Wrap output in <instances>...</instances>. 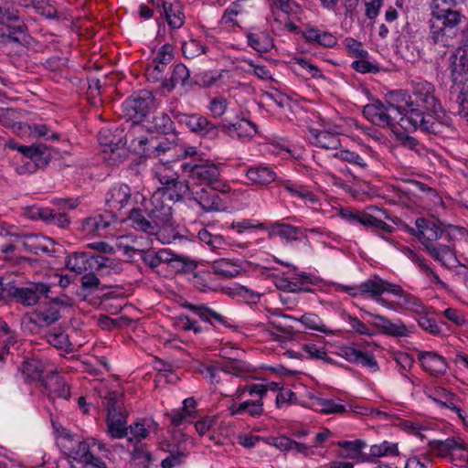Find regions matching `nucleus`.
Returning a JSON list of instances; mask_svg holds the SVG:
<instances>
[{
    "label": "nucleus",
    "instance_id": "a211bd4d",
    "mask_svg": "<svg viewBox=\"0 0 468 468\" xmlns=\"http://www.w3.org/2000/svg\"><path fill=\"white\" fill-rule=\"evenodd\" d=\"M463 16L461 11L454 7H439L435 6L432 10L433 22H440L442 27L451 29L453 33L459 34L460 25L462 23Z\"/></svg>",
    "mask_w": 468,
    "mask_h": 468
},
{
    "label": "nucleus",
    "instance_id": "5fc2aeb1",
    "mask_svg": "<svg viewBox=\"0 0 468 468\" xmlns=\"http://www.w3.org/2000/svg\"><path fill=\"white\" fill-rule=\"evenodd\" d=\"M182 52L186 58H195L205 53V46L196 38H190L182 44Z\"/></svg>",
    "mask_w": 468,
    "mask_h": 468
},
{
    "label": "nucleus",
    "instance_id": "052dcab7",
    "mask_svg": "<svg viewBox=\"0 0 468 468\" xmlns=\"http://www.w3.org/2000/svg\"><path fill=\"white\" fill-rule=\"evenodd\" d=\"M171 152L174 153V154L170 155L171 158L165 160L160 158L161 162L170 163L172 161H176L175 155H177L180 158H186L197 155L198 154L197 148L196 146H187L186 144H178L176 147V150H172Z\"/></svg>",
    "mask_w": 468,
    "mask_h": 468
},
{
    "label": "nucleus",
    "instance_id": "ea45409f",
    "mask_svg": "<svg viewBox=\"0 0 468 468\" xmlns=\"http://www.w3.org/2000/svg\"><path fill=\"white\" fill-rule=\"evenodd\" d=\"M89 257L90 252H74L67 257L65 262L66 268L77 274H81L88 269V265L90 264Z\"/></svg>",
    "mask_w": 468,
    "mask_h": 468
},
{
    "label": "nucleus",
    "instance_id": "473e14b6",
    "mask_svg": "<svg viewBox=\"0 0 468 468\" xmlns=\"http://www.w3.org/2000/svg\"><path fill=\"white\" fill-rule=\"evenodd\" d=\"M91 454L90 444L87 441H79L75 448L69 453V460L71 468H85Z\"/></svg>",
    "mask_w": 468,
    "mask_h": 468
},
{
    "label": "nucleus",
    "instance_id": "412c9836",
    "mask_svg": "<svg viewBox=\"0 0 468 468\" xmlns=\"http://www.w3.org/2000/svg\"><path fill=\"white\" fill-rule=\"evenodd\" d=\"M155 5L162 7L169 27L178 29L184 25L185 16L177 0H158Z\"/></svg>",
    "mask_w": 468,
    "mask_h": 468
},
{
    "label": "nucleus",
    "instance_id": "6ab92c4d",
    "mask_svg": "<svg viewBox=\"0 0 468 468\" xmlns=\"http://www.w3.org/2000/svg\"><path fill=\"white\" fill-rule=\"evenodd\" d=\"M451 68L452 80L454 83L463 82L468 79V39L465 38L463 47L457 49Z\"/></svg>",
    "mask_w": 468,
    "mask_h": 468
},
{
    "label": "nucleus",
    "instance_id": "bf43d9fd",
    "mask_svg": "<svg viewBox=\"0 0 468 468\" xmlns=\"http://www.w3.org/2000/svg\"><path fill=\"white\" fill-rule=\"evenodd\" d=\"M24 371L28 378L40 379L44 372L43 364L38 360H27L23 363Z\"/></svg>",
    "mask_w": 468,
    "mask_h": 468
},
{
    "label": "nucleus",
    "instance_id": "680f3d73",
    "mask_svg": "<svg viewBox=\"0 0 468 468\" xmlns=\"http://www.w3.org/2000/svg\"><path fill=\"white\" fill-rule=\"evenodd\" d=\"M38 323L45 325H49L60 319L59 310L49 306L45 311H40L36 314Z\"/></svg>",
    "mask_w": 468,
    "mask_h": 468
},
{
    "label": "nucleus",
    "instance_id": "79ce46f5",
    "mask_svg": "<svg viewBox=\"0 0 468 468\" xmlns=\"http://www.w3.org/2000/svg\"><path fill=\"white\" fill-rule=\"evenodd\" d=\"M248 178L253 183L268 185L276 179V174L266 166L251 167L247 171Z\"/></svg>",
    "mask_w": 468,
    "mask_h": 468
},
{
    "label": "nucleus",
    "instance_id": "2f4dec72",
    "mask_svg": "<svg viewBox=\"0 0 468 468\" xmlns=\"http://www.w3.org/2000/svg\"><path fill=\"white\" fill-rule=\"evenodd\" d=\"M221 127L224 132L231 136L237 135L239 138H251L258 133L257 125L245 118L230 125H222Z\"/></svg>",
    "mask_w": 468,
    "mask_h": 468
},
{
    "label": "nucleus",
    "instance_id": "72a5a7b5",
    "mask_svg": "<svg viewBox=\"0 0 468 468\" xmlns=\"http://www.w3.org/2000/svg\"><path fill=\"white\" fill-rule=\"evenodd\" d=\"M101 281L98 276L90 271L81 277V286L76 290V295L80 301H87L88 297L96 290L103 291L106 286L100 287Z\"/></svg>",
    "mask_w": 468,
    "mask_h": 468
},
{
    "label": "nucleus",
    "instance_id": "a19ab883",
    "mask_svg": "<svg viewBox=\"0 0 468 468\" xmlns=\"http://www.w3.org/2000/svg\"><path fill=\"white\" fill-rule=\"evenodd\" d=\"M312 407L324 414H340L346 411L344 405L337 403L334 399H327L322 398L312 399Z\"/></svg>",
    "mask_w": 468,
    "mask_h": 468
},
{
    "label": "nucleus",
    "instance_id": "338daca9",
    "mask_svg": "<svg viewBox=\"0 0 468 468\" xmlns=\"http://www.w3.org/2000/svg\"><path fill=\"white\" fill-rule=\"evenodd\" d=\"M228 107V101L223 96H217L213 98L208 105L211 115L215 118L220 117L224 114Z\"/></svg>",
    "mask_w": 468,
    "mask_h": 468
},
{
    "label": "nucleus",
    "instance_id": "e433bc0d",
    "mask_svg": "<svg viewBox=\"0 0 468 468\" xmlns=\"http://www.w3.org/2000/svg\"><path fill=\"white\" fill-rule=\"evenodd\" d=\"M399 454V447L397 443L383 441L380 443L373 444L370 446L369 453L367 457L369 460L367 463H376V458L387 457V456H398Z\"/></svg>",
    "mask_w": 468,
    "mask_h": 468
},
{
    "label": "nucleus",
    "instance_id": "2eb2a0df",
    "mask_svg": "<svg viewBox=\"0 0 468 468\" xmlns=\"http://www.w3.org/2000/svg\"><path fill=\"white\" fill-rule=\"evenodd\" d=\"M457 36L451 29L442 27L439 21H430V32L427 40L439 53L444 54L446 48L453 45Z\"/></svg>",
    "mask_w": 468,
    "mask_h": 468
},
{
    "label": "nucleus",
    "instance_id": "3c124183",
    "mask_svg": "<svg viewBox=\"0 0 468 468\" xmlns=\"http://www.w3.org/2000/svg\"><path fill=\"white\" fill-rule=\"evenodd\" d=\"M48 343L56 347L57 349L69 351L70 350L71 343L69 335L64 332H50L46 335Z\"/></svg>",
    "mask_w": 468,
    "mask_h": 468
},
{
    "label": "nucleus",
    "instance_id": "dca6fc26",
    "mask_svg": "<svg viewBox=\"0 0 468 468\" xmlns=\"http://www.w3.org/2000/svg\"><path fill=\"white\" fill-rule=\"evenodd\" d=\"M395 284L382 280L379 276L374 275L364 281L356 288H346V290L353 296L358 294L366 295L371 298L381 296L384 292H390V289Z\"/></svg>",
    "mask_w": 468,
    "mask_h": 468
},
{
    "label": "nucleus",
    "instance_id": "c85d7f7f",
    "mask_svg": "<svg viewBox=\"0 0 468 468\" xmlns=\"http://www.w3.org/2000/svg\"><path fill=\"white\" fill-rule=\"evenodd\" d=\"M338 445L342 450L341 456L344 458L353 459L358 463H367L370 458L363 452V449L367 446L364 441H342L338 442Z\"/></svg>",
    "mask_w": 468,
    "mask_h": 468
},
{
    "label": "nucleus",
    "instance_id": "39448f33",
    "mask_svg": "<svg viewBox=\"0 0 468 468\" xmlns=\"http://www.w3.org/2000/svg\"><path fill=\"white\" fill-rule=\"evenodd\" d=\"M144 201L145 197L140 192L132 193L131 187L124 183L113 184L105 195V206L109 208L111 219H119L126 214L123 210L127 207Z\"/></svg>",
    "mask_w": 468,
    "mask_h": 468
},
{
    "label": "nucleus",
    "instance_id": "864d4df0",
    "mask_svg": "<svg viewBox=\"0 0 468 468\" xmlns=\"http://www.w3.org/2000/svg\"><path fill=\"white\" fill-rule=\"evenodd\" d=\"M334 157L352 165H357L361 168L367 166L364 157L359 155L357 153L350 151L348 149H341L334 154Z\"/></svg>",
    "mask_w": 468,
    "mask_h": 468
},
{
    "label": "nucleus",
    "instance_id": "423d86ee",
    "mask_svg": "<svg viewBox=\"0 0 468 468\" xmlns=\"http://www.w3.org/2000/svg\"><path fill=\"white\" fill-rule=\"evenodd\" d=\"M149 133H158L163 137L158 142H151L154 154L156 157H161L162 154L170 153L176 150L178 144L179 137L176 131L174 122L170 116L165 112L155 115L153 122L146 128Z\"/></svg>",
    "mask_w": 468,
    "mask_h": 468
},
{
    "label": "nucleus",
    "instance_id": "9d476101",
    "mask_svg": "<svg viewBox=\"0 0 468 468\" xmlns=\"http://www.w3.org/2000/svg\"><path fill=\"white\" fill-rule=\"evenodd\" d=\"M411 234L418 238L426 250L440 239H448L451 235L442 229L441 223L436 218H420L415 221V229Z\"/></svg>",
    "mask_w": 468,
    "mask_h": 468
},
{
    "label": "nucleus",
    "instance_id": "13d9d810",
    "mask_svg": "<svg viewBox=\"0 0 468 468\" xmlns=\"http://www.w3.org/2000/svg\"><path fill=\"white\" fill-rule=\"evenodd\" d=\"M144 446L145 444L143 442L135 441L133 444V449L131 452V457L133 460L144 459V463H142L143 465L145 468H149V465L153 463L154 458L150 452L144 450Z\"/></svg>",
    "mask_w": 468,
    "mask_h": 468
},
{
    "label": "nucleus",
    "instance_id": "20e7f679",
    "mask_svg": "<svg viewBox=\"0 0 468 468\" xmlns=\"http://www.w3.org/2000/svg\"><path fill=\"white\" fill-rule=\"evenodd\" d=\"M5 146L16 150L22 155V164L16 167L18 175H32L37 170L45 169L58 154L57 149L41 143L25 145L19 144L15 140H9Z\"/></svg>",
    "mask_w": 468,
    "mask_h": 468
},
{
    "label": "nucleus",
    "instance_id": "37998d69",
    "mask_svg": "<svg viewBox=\"0 0 468 468\" xmlns=\"http://www.w3.org/2000/svg\"><path fill=\"white\" fill-rule=\"evenodd\" d=\"M175 118L178 122L185 123L193 133L202 134L205 131V118L199 114L177 112Z\"/></svg>",
    "mask_w": 468,
    "mask_h": 468
},
{
    "label": "nucleus",
    "instance_id": "6e6552de",
    "mask_svg": "<svg viewBox=\"0 0 468 468\" xmlns=\"http://www.w3.org/2000/svg\"><path fill=\"white\" fill-rule=\"evenodd\" d=\"M128 133L122 126L102 128L98 134V142L102 152L110 154L109 159L113 163H122L126 158Z\"/></svg>",
    "mask_w": 468,
    "mask_h": 468
},
{
    "label": "nucleus",
    "instance_id": "c756f323",
    "mask_svg": "<svg viewBox=\"0 0 468 468\" xmlns=\"http://www.w3.org/2000/svg\"><path fill=\"white\" fill-rule=\"evenodd\" d=\"M166 416L170 419L171 425L174 427H179L183 424L189 423L194 424L195 429L200 436L205 435V420H200L194 422L195 415L191 411H185L184 410H173L167 413Z\"/></svg>",
    "mask_w": 468,
    "mask_h": 468
},
{
    "label": "nucleus",
    "instance_id": "9b49d317",
    "mask_svg": "<svg viewBox=\"0 0 468 468\" xmlns=\"http://www.w3.org/2000/svg\"><path fill=\"white\" fill-rule=\"evenodd\" d=\"M152 208L148 211L147 215L155 226L157 235L161 237L163 231H173L174 218L172 212V205L163 202V200L150 199Z\"/></svg>",
    "mask_w": 468,
    "mask_h": 468
},
{
    "label": "nucleus",
    "instance_id": "7c9ffc66",
    "mask_svg": "<svg viewBox=\"0 0 468 468\" xmlns=\"http://www.w3.org/2000/svg\"><path fill=\"white\" fill-rule=\"evenodd\" d=\"M207 263L210 264V269L214 274L225 279L234 278L240 272V267L239 265L225 258L218 260L207 259Z\"/></svg>",
    "mask_w": 468,
    "mask_h": 468
},
{
    "label": "nucleus",
    "instance_id": "5701e85b",
    "mask_svg": "<svg viewBox=\"0 0 468 468\" xmlns=\"http://www.w3.org/2000/svg\"><path fill=\"white\" fill-rule=\"evenodd\" d=\"M341 356L350 363L359 364L367 367L371 372L378 371V364L374 356L369 352H364L352 346L341 349Z\"/></svg>",
    "mask_w": 468,
    "mask_h": 468
},
{
    "label": "nucleus",
    "instance_id": "58836bf2",
    "mask_svg": "<svg viewBox=\"0 0 468 468\" xmlns=\"http://www.w3.org/2000/svg\"><path fill=\"white\" fill-rule=\"evenodd\" d=\"M11 236L15 237L16 239H19L22 243V246L27 252H30L35 255L39 254L40 239H47L50 242H54V240L51 238L33 233L12 234Z\"/></svg>",
    "mask_w": 468,
    "mask_h": 468
},
{
    "label": "nucleus",
    "instance_id": "6e6d98bb",
    "mask_svg": "<svg viewBox=\"0 0 468 468\" xmlns=\"http://www.w3.org/2000/svg\"><path fill=\"white\" fill-rule=\"evenodd\" d=\"M358 223L362 224L366 227L373 228L376 230H382L384 232H391L393 228L384 222L381 219H378L369 214L360 215L358 218Z\"/></svg>",
    "mask_w": 468,
    "mask_h": 468
},
{
    "label": "nucleus",
    "instance_id": "cd10ccee",
    "mask_svg": "<svg viewBox=\"0 0 468 468\" xmlns=\"http://www.w3.org/2000/svg\"><path fill=\"white\" fill-rule=\"evenodd\" d=\"M120 221L129 220L132 222V226L136 230H141L148 234H157L155 230V226L152 219H147L142 212V209L139 207H133L129 212H127L124 216H122Z\"/></svg>",
    "mask_w": 468,
    "mask_h": 468
},
{
    "label": "nucleus",
    "instance_id": "f704fd0d",
    "mask_svg": "<svg viewBox=\"0 0 468 468\" xmlns=\"http://www.w3.org/2000/svg\"><path fill=\"white\" fill-rule=\"evenodd\" d=\"M450 110L468 122V87L462 89L458 93L451 90Z\"/></svg>",
    "mask_w": 468,
    "mask_h": 468
},
{
    "label": "nucleus",
    "instance_id": "4d7b16f0",
    "mask_svg": "<svg viewBox=\"0 0 468 468\" xmlns=\"http://www.w3.org/2000/svg\"><path fill=\"white\" fill-rule=\"evenodd\" d=\"M343 46L349 56L362 58L368 55V52L363 48L362 43L353 37H346L343 40Z\"/></svg>",
    "mask_w": 468,
    "mask_h": 468
},
{
    "label": "nucleus",
    "instance_id": "8fccbe9b",
    "mask_svg": "<svg viewBox=\"0 0 468 468\" xmlns=\"http://www.w3.org/2000/svg\"><path fill=\"white\" fill-rule=\"evenodd\" d=\"M250 365L239 359H229L225 362L223 371L232 374L238 378L244 377L250 371Z\"/></svg>",
    "mask_w": 468,
    "mask_h": 468
},
{
    "label": "nucleus",
    "instance_id": "0e129e2a",
    "mask_svg": "<svg viewBox=\"0 0 468 468\" xmlns=\"http://www.w3.org/2000/svg\"><path fill=\"white\" fill-rule=\"evenodd\" d=\"M165 67H162V64L152 61L145 69V75L148 81L158 82L163 81L165 79L164 77Z\"/></svg>",
    "mask_w": 468,
    "mask_h": 468
},
{
    "label": "nucleus",
    "instance_id": "7ed1b4c3",
    "mask_svg": "<svg viewBox=\"0 0 468 468\" xmlns=\"http://www.w3.org/2000/svg\"><path fill=\"white\" fill-rule=\"evenodd\" d=\"M198 160V163L182 165L184 171L189 174L188 182H175L169 186H159L151 197L173 206L185 197L190 207L196 205L205 211V164L201 155Z\"/></svg>",
    "mask_w": 468,
    "mask_h": 468
},
{
    "label": "nucleus",
    "instance_id": "c03bdc74",
    "mask_svg": "<svg viewBox=\"0 0 468 468\" xmlns=\"http://www.w3.org/2000/svg\"><path fill=\"white\" fill-rule=\"evenodd\" d=\"M10 31V42L19 45H26L28 43L29 36L27 35V27L20 18L17 21L6 24Z\"/></svg>",
    "mask_w": 468,
    "mask_h": 468
},
{
    "label": "nucleus",
    "instance_id": "603ef678",
    "mask_svg": "<svg viewBox=\"0 0 468 468\" xmlns=\"http://www.w3.org/2000/svg\"><path fill=\"white\" fill-rule=\"evenodd\" d=\"M151 142H154V141L153 140L149 141L144 136H141L138 138H133L131 140L130 144H127V145H126V153L133 152L134 154H142L144 155H149L150 150L153 149V147L151 146Z\"/></svg>",
    "mask_w": 468,
    "mask_h": 468
},
{
    "label": "nucleus",
    "instance_id": "69168bd1",
    "mask_svg": "<svg viewBox=\"0 0 468 468\" xmlns=\"http://www.w3.org/2000/svg\"><path fill=\"white\" fill-rule=\"evenodd\" d=\"M347 322L351 330L356 334L367 336H373L376 335V333L372 331L366 324L355 316L348 315Z\"/></svg>",
    "mask_w": 468,
    "mask_h": 468
},
{
    "label": "nucleus",
    "instance_id": "aec40b11",
    "mask_svg": "<svg viewBox=\"0 0 468 468\" xmlns=\"http://www.w3.org/2000/svg\"><path fill=\"white\" fill-rule=\"evenodd\" d=\"M180 84L182 87L187 89L192 88L193 85H199L197 80L190 79V73L186 65L177 63L169 79H165L162 86L166 89L168 92L175 89L176 85Z\"/></svg>",
    "mask_w": 468,
    "mask_h": 468
},
{
    "label": "nucleus",
    "instance_id": "09e8293b",
    "mask_svg": "<svg viewBox=\"0 0 468 468\" xmlns=\"http://www.w3.org/2000/svg\"><path fill=\"white\" fill-rule=\"evenodd\" d=\"M17 286L16 285V280L10 276L0 277V302L9 303L14 300Z\"/></svg>",
    "mask_w": 468,
    "mask_h": 468
},
{
    "label": "nucleus",
    "instance_id": "bb28decb",
    "mask_svg": "<svg viewBox=\"0 0 468 468\" xmlns=\"http://www.w3.org/2000/svg\"><path fill=\"white\" fill-rule=\"evenodd\" d=\"M418 359L424 370L431 375L438 376L446 372L448 365L441 356L435 352H420Z\"/></svg>",
    "mask_w": 468,
    "mask_h": 468
},
{
    "label": "nucleus",
    "instance_id": "4468645a",
    "mask_svg": "<svg viewBox=\"0 0 468 468\" xmlns=\"http://www.w3.org/2000/svg\"><path fill=\"white\" fill-rule=\"evenodd\" d=\"M430 399L455 412L460 420L465 421V412L461 407V399L454 393L446 390L441 387H435L426 391Z\"/></svg>",
    "mask_w": 468,
    "mask_h": 468
},
{
    "label": "nucleus",
    "instance_id": "f03ea898",
    "mask_svg": "<svg viewBox=\"0 0 468 468\" xmlns=\"http://www.w3.org/2000/svg\"><path fill=\"white\" fill-rule=\"evenodd\" d=\"M401 92H389L385 102L376 100L367 104L363 109L364 116L375 125L379 127H393L399 124L405 131H416L421 125L423 117L416 111H405L400 102Z\"/></svg>",
    "mask_w": 468,
    "mask_h": 468
},
{
    "label": "nucleus",
    "instance_id": "774afa93",
    "mask_svg": "<svg viewBox=\"0 0 468 468\" xmlns=\"http://www.w3.org/2000/svg\"><path fill=\"white\" fill-rule=\"evenodd\" d=\"M173 58V47L170 44H165L159 48L156 57L153 61L162 64V67H166Z\"/></svg>",
    "mask_w": 468,
    "mask_h": 468
},
{
    "label": "nucleus",
    "instance_id": "4c0bfd02",
    "mask_svg": "<svg viewBox=\"0 0 468 468\" xmlns=\"http://www.w3.org/2000/svg\"><path fill=\"white\" fill-rule=\"evenodd\" d=\"M231 415H241L248 413L251 417H259L263 412V402L261 399H250L230 408Z\"/></svg>",
    "mask_w": 468,
    "mask_h": 468
},
{
    "label": "nucleus",
    "instance_id": "f257e3e1",
    "mask_svg": "<svg viewBox=\"0 0 468 468\" xmlns=\"http://www.w3.org/2000/svg\"><path fill=\"white\" fill-rule=\"evenodd\" d=\"M412 95L409 96V101L405 100V96L401 93L399 101L405 106L404 112L410 110L416 111L420 113L421 125H418V129L424 133L439 134L442 133L443 127L452 125V118L441 109V104L434 96V87L431 83L416 80L412 81Z\"/></svg>",
    "mask_w": 468,
    "mask_h": 468
},
{
    "label": "nucleus",
    "instance_id": "de8ad7c7",
    "mask_svg": "<svg viewBox=\"0 0 468 468\" xmlns=\"http://www.w3.org/2000/svg\"><path fill=\"white\" fill-rule=\"evenodd\" d=\"M300 229L284 223L275 222L270 229V237L277 235L285 239H297Z\"/></svg>",
    "mask_w": 468,
    "mask_h": 468
},
{
    "label": "nucleus",
    "instance_id": "1a4fd4ad",
    "mask_svg": "<svg viewBox=\"0 0 468 468\" xmlns=\"http://www.w3.org/2000/svg\"><path fill=\"white\" fill-rule=\"evenodd\" d=\"M154 103V97L152 92L142 90L133 94L122 103L123 116L133 124H139L144 122Z\"/></svg>",
    "mask_w": 468,
    "mask_h": 468
},
{
    "label": "nucleus",
    "instance_id": "c9c22d12",
    "mask_svg": "<svg viewBox=\"0 0 468 468\" xmlns=\"http://www.w3.org/2000/svg\"><path fill=\"white\" fill-rule=\"evenodd\" d=\"M463 448V443L455 438H448L444 441H433L430 442V451L439 457H448L452 451Z\"/></svg>",
    "mask_w": 468,
    "mask_h": 468
},
{
    "label": "nucleus",
    "instance_id": "0eeeda50",
    "mask_svg": "<svg viewBox=\"0 0 468 468\" xmlns=\"http://www.w3.org/2000/svg\"><path fill=\"white\" fill-rule=\"evenodd\" d=\"M123 393L108 391L103 397L107 407V431L112 439H122L128 435L126 414L122 411Z\"/></svg>",
    "mask_w": 468,
    "mask_h": 468
},
{
    "label": "nucleus",
    "instance_id": "b1692460",
    "mask_svg": "<svg viewBox=\"0 0 468 468\" xmlns=\"http://www.w3.org/2000/svg\"><path fill=\"white\" fill-rule=\"evenodd\" d=\"M341 356L350 363L359 364L367 367L371 372L378 371V364L374 356L369 352H364L352 346L341 349Z\"/></svg>",
    "mask_w": 468,
    "mask_h": 468
},
{
    "label": "nucleus",
    "instance_id": "e2e57ef3",
    "mask_svg": "<svg viewBox=\"0 0 468 468\" xmlns=\"http://www.w3.org/2000/svg\"><path fill=\"white\" fill-rule=\"evenodd\" d=\"M228 197H220L218 194L207 193V211H225L228 208Z\"/></svg>",
    "mask_w": 468,
    "mask_h": 468
},
{
    "label": "nucleus",
    "instance_id": "f3484780",
    "mask_svg": "<svg viewBox=\"0 0 468 468\" xmlns=\"http://www.w3.org/2000/svg\"><path fill=\"white\" fill-rule=\"evenodd\" d=\"M367 314L374 318V321L371 323V324L383 335L393 337H407L412 332L411 329L400 320L393 322L380 314H376L369 312Z\"/></svg>",
    "mask_w": 468,
    "mask_h": 468
},
{
    "label": "nucleus",
    "instance_id": "49530a36",
    "mask_svg": "<svg viewBox=\"0 0 468 468\" xmlns=\"http://www.w3.org/2000/svg\"><path fill=\"white\" fill-rule=\"evenodd\" d=\"M282 318L283 319H289L293 320L302 323L303 325H305L306 328L327 333V330L325 329V326L323 324L321 319L318 315L314 314H306L302 315L299 319L294 318L289 314H282Z\"/></svg>",
    "mask_w": 468,
    "mask_h": 468
},
{
    "label": "nucleus",
    "instance_id": "a18cd8bd",
    "mask_svg": "<svg viewBox=\"0 0 468 468\" xmlns=\"http://www.w3.org/2000/svg\"><path fill=\"white\" fill-rule=\"evenodd\" d=\"M248 45L258 52L265 53L271 49L273 47L272 38L267 34H249L247 36Z\"/></svg>",
    "mask_w": 468,
    "mask_h": 468
},
{
    "label": "nucleus",
    "instance_id": "a878e982",
    "mask_svg": "<svg viewBox=\"0 0 468 468\" xmlns=\"http://www.w3.org/2000/svg\"><path fill=\"white\" fill-rule=\"evenodd\" d=\"M224 164H215L213 161L207 160V186L213 191L227 195L230 191V186L227 182L220 178V171Z\"/></svg>",
    "mask_w": 468,
    "mask_h": 468
},
{
    "label": "nucleus",
    "instance_id": "ddd939ff",
    "mask_svg": "<svg viewBox=\"0 0 468 468\" xmlns=\"http://www.w3.org/2000/svg\"><path fill=\"white\" fill-rule=\"evenodd\" d=\"M444 239L448 241L447 244L436 242L427 247L425 250L429 256L440 262L442 267L447 269L456 268L460 265V261L456 256L455 245L451 240V237Z\"/></svg>",
    "mask_w": 468,
    "mask_h": 468
},
{
    "label": "nucleus",
    "instance_id": "f8f14e48",
    "mask_svg": "<svg viewBox=\"0 0 468 468\" xmlns=\"http://www.w3.org/2000/svg\"><path fill=\"white\" fill-rule=\"evenodd\" d=\"M13 302L23 306H34L41 298H48L51 285L46 282H31L27 287H17Z\"/></svg>",
    "mask_w": 468,
    "mask_h": 468
},
{
    "label": "nucleus",
    "instance_id": "4be33fe9",
    "mask_svg": "<svg viewBox=\"0 0 468 468\" xmlns=\"http://www.w3.org/2000/svg\"><path fill=\"white\" fill-rule=\"evenodd\" d=\"M309 141L312 144L324 148L336 150L341 145L339 133L327 129H309Z\"/></svg>",
    "mask_w": 468,
    "mask_h": 468
},
{
    "label": "nucleus",
    "instance_id": "393cba45",
    "mask_svg": "<svg viewBox=\"0 0 468 468\" xmlns=\"http://www.w3.org/2000/svg\"><path fill=\"white\" fill-rule=\"evenodd\" d=\"M390 293L399 298L396 302L397 309H405L418 314L424 311V305L421 301L415 295L404 291L401 286L395 284L390 289Z\"/></svg>",
    "mask_w": 468,
    "mask_h": 468
}]
</instances>
